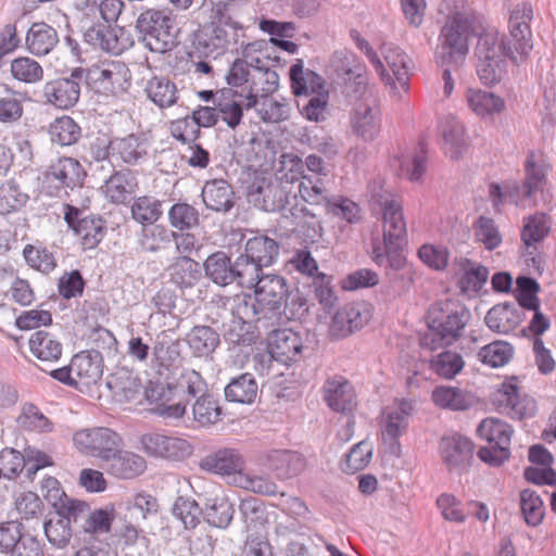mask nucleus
Returning <instances> with one entry per match:
<instances>
[{
  "mask_svg": "<svg viewBox=\"0 0 556 556\" xmlns=\"http://www.w3.org/2000/svg\"><path fill=\"white\" fill-rule=\"evenodd\" d=\"M152 143L146 134H129L113 138L112 156L129 166L141 165L150 159Z\"/></svg>",
  "mask_w": 556,
  "mask_h": 556,
  "instance_id": "22",
  "label": "nucleus"
},
{
  "mask_svg": "<svg viewBox=\"0 0 556 556\" xmlns=\"http://www.w3.org/2000/svg\"><path fill=\"white\" fill-rule=\"evenodd\" d=\"M244 28L217 9L210 23L201 25L193 34L188 55L193 59H217L233 47L243 45Z\"/></svg>",
  "mask_w": 556,
  "mask_h": 556,
  "instance_id": "6",
  "label": "nucleus"
},
{
  "mask_svg": "<svg viewBox=\"0 0 556 556\" xmlns=\"http://www.w3.org/2000/svg\"><path fill=\"white\" fill-rule=\"evenodd\" d=\"M353 131L366 142L374 141L381 130V115L378 109L358 103L351 117Z\"/></svg>",
  "mask_w": 556,
  "mask_h": 556,
  "instance_id": "36",
  "label": "nucleus"
},
{
  "mask_svg": "<svg viewBox=\"0 0 556 556\" xmlns=\"http://www.w3.org/2000/svg\"><path fill=\"white\" fill-rule=\"evenodd\" d=\"M244 288L254 289V296L239 304V312L255 321L256 328L260 324L268 328L280 320L290 291L282 276L262 273Z\"/></svg>",
  "mask_w": 556,
  "mask_h": 556,
  "instance_id": "4",
  "label": "nucleus"
},
{
  "mask_svg": "<svg viewBox=\"0 0 556 556\" xmlns=\"http://www.w3.org/2000/svg\"><path fill=\"white\" fill-rule=\"evenodd\" d=\"M289 181L283 182L273 176H255L245 186V197L249 203L265 212H287L290 203Z\"/></svg>",
  "mask_w": 556,
  "mask_h": 556,
  "instance_id": "10",
  "label": "nucleus"
},
{
  "mask_svg": "<svg viewBox=\"0 0 556 556\" xmlns=\"http://www.w3.org/2000/svg\"><path fill=\"white\" fill-rule=\"evenodd\" d=\"M299 193L305 203L323 206L324 210H326L327 202L331 199L324 181L318 177L302 176V180L299 185Z\"/></svg>",
  "mask_w": 556,
  "mask_h": 556,
  "instance_id": "59",
  "label": "nucleus"
},
{
  "mask_svg": "<svg viewBox=\"0 0 556 556\" xmlns=\"http://www.w3.org/2000/svg\"><path fill=\"white\" fill-rule=\"evenodd\" d=\"M53 507L55 513L49 515L45 520L43 531L52 547L63 549L70 544L73 536L72 525L74 522L72 511H68L70 508H73L72 498L68 496L61 497L60 501L53 502Z\"/></svg>",
  "mask_w": 556,
  "mask_h": 556,
  "instance_id": "21",
  "label": "nucleus"
},
{
  "mask_svg": "<svg viewBox=\"0 0 556 556\" xmlns=\"http://www.w3.org/2000/svg\"><path fill=\"white\" fill-rule=\"evenodd\" d=\"M438 454L450 473L460 476L467 472L472 465L475 443L457 431H450L440 438Z\"/></svg>",
  "mask_w": 556,
  "mask_h": 556,
  "instance_id": "11",
  "label": "nucleus"
},
{
  "mask_svg": "<svg viewBox=\"0 0 556 556\" xmlns=\"http://www.w3.org/2000/svg\"><path fill=\"white\" fill-rule=\"evenodd\" d=\"M522 321V312L514 302H504L491 307L484 323L490 330L496 333H508Z\"/></svg>",
  "mask_w": 556,
  "mask_h": 556,
  "instance_id": "34",
  "label": "nucleus"
},
{
  "mask_svg": "<svg viewBox=\"0 0 556 556\" xmlns=\"http://www.w3.org/2000/svg\"><path fill=\"white\" fill-rule=\"evenodd\" d=\"M205 276L215 285L227 287L236 283L244 288L251 282V271L244 269L239 256L235 262L224 251H216L207 256L203 263Z\"/></svg>",
  "mask_w": 556,
  "mask_h": 556,
  "instance_id": "12",
  "label": "nucleus"
},
{
  "mask_svg": "<svg viewBox=\"0 0 556 556\" xmlns=\"http://www.w3.org/2000/svg\"><path fill=\"white\" fill-rule=\"evenodd\" d=\"M477 433L480 439L489 444L480 447L477 453L481 462L493 467H500L509 459L514 433L509 424L496 417H488L479 424Z\"/></svg>",
  "mask_w": 556,
  "mask_h": 556,
  "instance_id": "9",
  "label": "nucleus"
},
{
  "mask_svg": "<svg viewBox=\"0 0 556 556\" xmlns=\"http://www.w3.org/2000/svg\"><path fill=\"white\" fill-rule=\"evenodd\" d=\"M135 28L139 40L152 52L165 53L176 46L174 20L165 10L148 9L141 12Z\"/></svg>",
  "mask_w": 556,
  "mask_h": 556,
  "instance_id": "8",
  "label": "nucleus"
},
{
  "mask_svg": "<svg viewBox=\"0 0 556 556\" xmlns=\"http://www.w3.org/2000/svg\"><path fill=\"white\" fill-rule=\"evenodd\" d=\"M169 280L181 290L193 288L201 279V265L188 255H180L167 268Z\"/></svg>",
  "mask_w": 556,
  "mask_h": 556,
  "instance_id": "39",
  "label": "nucleus"
},
{
  "mask_svg": "<svg viewBox=\"0 0 556 556\" xmlns=\"http://www.w3.org/2000/svg\"><path fill=\"white\" fill-rule=\"evenodd\" d=\"M383 243H372L371 261L386 270L388 296L395 299L406 293L412 283V270L405 255L407 229L402 205L388 200L382 206Z\"/></svg>",
  "mask_w": 556,
  "mask_h": 556,
  "instance_id": "2",
  "label": "nucleus"
},
{
  "mask_svg": "<svg viewBox=\"0 0 556 556\" xmlns=\"http://www.w3.org/2000/svg\"><path fill=\"white\" fill-rule=\"evenodd\" d=\"M72 369L79 382V389L96 384L103 375V356L97 350L79 352L72 358Z\"/></svg>",
  "mask_w": 556,
  "mask_h": 556,
  "instance_id": "30",
  "label": "nucleus"
},
{
  "mask_svg": "<svg viewBox=\"0 0 556 556\" xmlns=\"http://www.w3.org/2000/svg\"><path fill=\"white\" fill-rule=\"evenodd\" d=\"M473 31L472 20L460 12L451 16L442 27L437 58L442 66L459 67L469 52L468 39Z\"/></svg>",
  "mask_w": 556,
  "mask_h": 556,
  "instance_id": "7",
  "label": "nucleus"
},
{
  "mask_svg": "<svg viewBox=\"0 0 556 556\" xmlns=\"http://www.w3.org/2000/svg\"><path fill=\"white\" fill-rule=\"evenodd\" d=\"M258 105V89L250 88L248 92H239L232 88H222L215 99L217 113L226 125L236 129L243 117V110Z\"/></svg>",
  "mask_w": 556,
  "mask_h": 556,
  "instance_id": "16",
  "label": "nucleus"
},
{
  "mask_svg": "<svg viewBox=\"0 0 556 556\" xmlns=\"http://www.w3.org/2000/svg\"><path fill=\"white\" fill-rule=\"evenodd\" d=\"M541 291L540 283L530 276H518L514 290L517 306L523 309H536L541 305L538 293Z\"/></svg>",
  "mask_w": 556,
  "mask_h": 556,
  "instance_id": "56",
  "label": "nucleus"
},
{
  "mask_svg": "<svg viewBox=\"0 0 556 556\" xmlns=\"http://www.w3.org/2000/svg\"><path fill=\"white\" fill-rule=\"evenodd\" d=\"M186 342L195 357H207L220 344V336L210 326L197 325L187 333Z\"/></svg>",
  "mask_w": 556,
  "mask_h": 556,
  "instance_id": "41",
  "label": "nucleus"
},
{
  "mask_svg": "<svg viewBox=\"0 0 556 556\" xmlns=\"http://www.w3.org/2000/svg\"><path fill=\"white\" fill-rule=\"evenodd\" d=\"M73 440L81 453L98 457L102 462H105L123 443L121 435L106 427L77 431Z\"/></svg>",
  "mask_w": 556,
  "mask_h": 556,
  "instance_id": "19",
  "label": "nucleus"
},
{
  "mask_svg": "<svg viewBox=\"0 0 556 556\" xmlns=\"http://www.w3.org/2000/svg\"><path fill=\"white\" fill-rule=\"evenodd\" d=\"M466 100L468 106L481 117L501 113L505 109V101L500 96L481 89H468Z\"/></svg>",
  "mask_w": 556,
  "mask_h": 556,
  "instance_id": "45",
  "label": "nucleus"
},
{
  "mask_svg": "<svg viewBox=\"0 0 556 556\" xmlns=\"http://www.w3.org/2000/svg\"><path fill=\"white\" fill-rule=\"evenodd\" d=\"M49 134L52 142L66 147L79 140L81 128L71 116L64 115L50 124Z\"/></svg>",
  "mask_w": 556,
  "mask_h": 556,
  "instance_id": "54",
  "label": "nucleus"
},
{
  "mask_svg": "<svg viewBox=\"0 0 556 556\" xmlns=\"http://www.w3.org/2000/svg\"><path fill=\"white\" fill-rule=\"evenodd\" d=\"M81 71V83L98 93H114L119 83V73L110 67L93 65L91 67H77Z\"/></svg>",
  "mask_w": 556,
  "mask_h": 556,
  "instance_id": "42",
  "label": "nucleus"
},
{
  "mask_svg": "<svg viewBox=\"0 0 556 556\" xmlns=\"http://www.w3.org/2000/svg\"><path fill=\"white\" fill-rule=\"evenodd\" d=\"M514 355V346L502 340L493 341L482 346L478 353V358L484 365L497 368L506 365Z\"/></svg>",
  "mask_w": 556,
  "mask_h": 556,
  "instance_id": "58",
  "label": "nucleus"
},
{
  "mask_svg": "<svg viewBox=\"0 0 556 556\" xmlns=\"http://www.w3.org/2000/svg\"><path fill=\"white\" fill-rule=\"evenodd\" d=\"M81 73L75 67L68 75L46 81L42 88L46 102L60 110L74 108L80 98Z\"/></svg>",
  "mask_w": 556,
  "mask_h": 556,
  "instance_id": "18",
  "label": "nucleus"
},
{
  "mask_svg": "<svg viewBox=\"0 0 556 556\" xmlns=\"http://www.w3.org/2000/svg\"><path fill=\"white\" fill-rule=\"evenodd\" d=\"M516 377L504 381L493 395V403L497 410L511 419L522 420L531 418L536 413V402L527 393H521L515 382Z\"/></svg>",
  "mask_w": 556,
  "mask_h": 556,
  "instance_id": "15",
  "label": "nucleus"
},
{
  "mask_svg": "<svg viewBox=\"0 0 556 556\" xmlns=\"http://www.w3.org/2000/svg\"><path fill=\"white\" fill-rule=\"evenodd\" d=\"M193 419L202 426L213 425L220 420L222 407L215 396L205 392L192 405Z\"/></svg>",
  "mask_w": 556,
  "mask_h": 556,
  "instance_id": "57",
  "label": "nucleus"
},
{
  "mask_svg": "<svg viewBox=\"0 0 556 556\" xmlns=\"http://www.w3.org/2000/svg\"><path fill=\"white\" fill-rule=\"evenodd\" d=\"M413 412V405L409 400L401 399L396 408L387 415V420L382 435L384 440L397 441L408 427V417Z\"/></svg>",
  "mask_w": 556,
  "mask_h": 556,
  "instance_id": "48",
  "label": "nucleus"
},
{
  "mask_svg": "<svg viewBox=\"0 0 556 556\" xmlns=\"http://www.w3.org/2000/svg\"><path fill=\"white\" fill-rule=\"evenodd\" d=\"M235 514L233 505L224 497L206 498L203 517L213 527L226 529Z\"/></svg>",
  "mask_w": 556,
  "mask_h": 556,
  "instance_id": "52",
  "label": "nucleus"
},
{
  "mask_svg": "<svg viewBox=\"0 0 556 556\" xmlns=\"http://www.w3.org/2000/svg\"><path fill=\"white\" fill-rule=\"evenodd\" d=\"M329 92H316L302 94L296 100V106L301 115L311 122H324L327 118Z\"/></svg>",
  "mask_w": 556,
  "mask_h": 556,
  "instance_id": "51",
  "label": "nucleus"
},
{
  "mask_svg": "<svg viewBox=\"0 0 556 556\" xmlns=\"http://www.w3.org/2000/svg\"><path fill=\"white\" fill-rule=\"evenodd\" d=\"M17 422L23 429L28 431L39 433L53 431V422L33 403H25L23 405Z\"/></svg>",
  "mask_w": 556,
  "mask_h": 556,
  "instance_id": "64",
  "label": "nucleus"
},
{
  "mask_svg": "<svg viewBox=\"0 0 556 556\" xmlns=\"http://www.w3.org/2000/svg\"><path fill=\"white\" fill-rule=\"evenodd\" d=\"M29 350L42 362H56L62 355L61 342L46 330H38L31 334Z\"/></svg>",
  "mask_w": 556,
  "mask_h": 556,
  "instance_id": "47",
  "label": "nucleus"
},
{
  "mask_svg": "<svg viewBox=\"0 0 556 556\" xmlns=\"http://www.w3.org/2000/svg\"><path fill=\"white\" fill-rule=\"evenodd\" d=\"M302 349V338L291 329H274L268 337L270 357L283 365L296 362Z\"/></svg>",
  "mask_w": 556,
  "mask_h": 556,
  "instance_id": "25",
  "label": "nucleus"
},
{
  "mask_svg": "<svg viewBox=\"0 0 556 556\" xmlns=\"http://www.w3.org/2000/svg\"><path fill=\"white\" fill-rule=\"evenodd\" d=\"M168 220L173 228L185 231L200 225V214L193 205L177 202L168 211Z\"/></svg>",
  "mask_w": 556,
  "mask_h": 556,
  "instance_id": "63",
  "label": "nucleus"
},
{
  "mask_svg": "<svg viewBox=\"0 0 556 556\" xmlns=\"http://www.w3.org/2000/svg\"><path fill=\"white\" fill-rule=\"evenodd\" d=\"M117 30L111 25L101 23H92L84 33V39L94 49H101L105 52L119 54L124 51L127 41H118L116 37Z\"/></svg>",
  "mask_w": 556,
  "mask_h": 556,
  "instance_id": "38",
  "label": "nucleus"
},
{
  "mask_svg": "<svg viewBox=\"0 0 556 556\" xmlns=\"http://www.w3.org/2000/svg\"><path fill=\"white\" fill-rule=\"evenodd\" d=\"M105 198L114 204H126L138 189V179L135 173L128 168L114 170L105 180Z\"/></svg>",
  "mask_w": 556,
  "mask_h": 556,
  "instance_id": "31",
  "label": "nucleus"
},
{
  "mask_svg": "<svg viewBox=\"0 0 556 556\" xmlns=\"http://www.w3.org/2000/svg\"><path fill=\"white\" fill-rule=\"evenodd\" d=\"M366 320L357 305L345 304L334 313L331 330L340 337H346L362 328Z\"/></svg>",
  "mask_w": 556,
  "mask_h": 556,
  "instance_id": "46",
  "label": "nucleus"
},
{
  "mask_svg": "<svg viewBox=\"0 0 556 556\" xmlns=\"http://www.w3.org/2000/svg\"><path fill=\"white\" fill-rule=\"evenodd\" d=\"M163 201L152 195L134 199L130 206L131 217L141 225H154L163 215Z\"/></svg>",
  "mask_w": 556,
  "mask_h": 556,
  "instance_id": "49",
  "label": "nucleus"
},
{
  "mask_svg": "<svg viewBox=\"0 0 556 556\" xmlns=\"http://www.w3.org/2000/svg\"><path fill=\"white\" fill-rule=\"evenodd\" d=\"M204 508L189 496H177L172 507V514L179 519L186 529H194L200 523Z\"/></svg>",
  "mask_w": 556,
  "mask_h": 556,
  "instance_id": "62",
  "label": "nucleus"
},
{
  "mask_svg": "<svg viewBox=\"0 0 556 556\" xmlns=\"http://www.w3.org/2000/svg\"><path fill=\"white\" fill-rule=\"evenodd\" d=\"M64 220L75 235L80 236L85 250L97 248L106 233L105 220L101 216L87 215L71 204L64 205Z\"/></svg>",
  "mask_w": 556,
  "mask_h": 556,
  "instance_id": "17",
  "label": "nucleus"
},
{
  "mask_svg": "<svg viewBox=\"0 0 556 556\" xmlns=\"http://www.w3.org/2000/svg\"><path fill=\"white\" fill-rule=\"evenodd\" d=\"M291 89L296 98L302 94L329 92L325 79L312 70H305L302 59H296L289 71Z\"/></svg>",
  "mask_w": 556,
  "mask_h": 556,
  "instance_id": "35",
  "label": "nucleus"
},
{
  "mask_svg": "<svg viewBox=\"0 0 556 556\" xmlns=\"http://www.w3.org/2000/svg\"><path fill=\"white\" fill-rule=\"evenodd\" d=\"M201 197L205 207L215 213L227 214L236 205L235 190L223 178L205 181Z\"/></svg>",
  "mask_w": 556,
  "mask_h": 556,
  "instance_id": "26",
  "label": "nucleus"
},
{
  "mask_svg": "<svg viewBox=\"0 0 556 556\" xmlns=\"http://www.w3.org/2000/svg\"><path fill=\"white\" fill-rule=\"evenodd\" d=\"M103 468L115 478L128 480L142 475L147 469V462L140 455L118 447L104 462Z\"/></svg>",
  "mask_w": 556,
  "mask_h": 556,
  "instance_id": "28",
  "label": "nucleus"
},
{
  "mask_svg": "<svg viewBox=\"0 0 556 556\" xmlns=\"http://www.w3.org/2000/svg\"><path fill=\"white\" fill-rule=\"evenodd\" d=\"M258 386L254 376L244 372L230 379L225 387V399L239 404H252L257 396Z\"/></svg>",
  "mask_w": 556,
  "mask_h": 556,
  "instance_id": "44",
  "label": "nucleus"
},
{
  "mask_svg": "<svg viewBox=\"0 0 556 556\" xmlns=\"http://www.w3.org/2000/svg\"><path fill=\"white\" fill-rule=\"evenodd\" d=\"M106 387L119 402H130L136 399L141 388L138 374L127 367L117 368L106 378Z\"/></svg>",
  "mask_w": 556,
  "mask_h": 556,
  "instance_id": "37",
  "label": "nucleus"
},
{
  "mask_svg": "<svg viewBox=\"0 0 556 556\" xmlns=\"http://www.w3.org/2000/svg\"><path fill=\"white\" fill-rule=\"evenodd\" d=\"M149 99L160 108L172 106L177 101L176 85L167 77L154 76L146 87Z\"/></svg>",
  "mask_w": 556,
  "mask_h": 556,
  "instance_id": "55",
  "label": "nucleus"
},
{
  "mask_svg": "<svg viewBox=\"0 0 556 556\" xmlns=\"http://www.w3.org/2000/svg\"><path fill=\"white\" fill-rule=\"evenodd\" d=\"M280 254V243L266 235L249 238L243 253L239 254L244 269L251 271V281L263 273L264 267L275 264Z\"/></svg>",
  "mask_w": 556,
  "mask_h": 556,
  "instance_id": "13",
  "label": "nucleus"
},
{
  "mask_svg": "<svg viewBox=\"0 0 556 556\" xmlns=\"http://www.w3.org/2000/svg\"><path fill=\"white\" fill-rule=\"evenodd\" d=\"M520 509L529 527H536L542 523L545 507L541 496L535 491L525 489L520 492Z\"/></svg>",
  "mask_w": 556,
  "mask_h": 556,
  "instance_id": "61",
  "label": "nucleus"
},
{
  "mask_svg": "<svg viewBox=\"0 0 556 556\" xmlns=\"http://www.w3.org/2000/svg\"><path fill=\"white\" fill-rule=\"evenodd\" d=\"M428 331L420 337V346L430 351L453 345L463 336L471 319L469 308L459 301H438L426 315Z\"/></svg>",
  "mask_w": 556,
  "mask_h": 556,
  "instance_id": "5",
  "label": "nucleus"
},
{
  "mask_svg": "<svg viewBox=\"0 0 556 556\" xmlns=\"http://www.w3.org/2000/svg\"><path fill=\"white\" fill-rule=\"evenodd\" d=\"M547 170L548 165L544 162L538 163L534 152L530 151L525 162L526 179L522 185L515 187L516 191L521 192L526 199H531L546 184Z\"/></svg>",
  "mask_w": 556,
  "mask_h": 556,
  "instance_id": "43",
  "label": "nucleus"
},
{
  "mask_svg": "<svg viewBox=\"0 0 556 556\" xmlns=\"http://www.w3.org/2000/svg\"><path fill=\"white\" fill-rule=\"evenodd\" d=\"M140 443L143 451L153 457L180 460L191 453V446L186 440L161 433H146Z\"/></svg>",
  "mask_w": 556,
  "mask_h": 556,
  "instance_id": "23",
  "label": "nucleus"
},
{
  "mask_svg": "<svg viewBox=\"0 0 556 556\" xmlns=\"http://www.w3.org/2000/svg\"><path fill=\"white\" fill-rule=\"evenodd\" d=\"M87 174L74 157L62 156L53 162L45 175V181L48 193L53 197H60L61 193L67 194V190H74L81 187Z\"/></svg>",
  "mask_w": 556,
  "mask_h": 556,
  "instance_id": "14",
  "label": "nucleus"
},
{
  "mask_svg": "<svg viewBox=\"0 0 556 556\" xmlns=\"http://www.w3.org/2000/svg\"><path fill=\"white\" fill-rule=\"evenodd\" d=\"M323 399L336 413H349L353 409L355 393L351 382L343 376L328 378L323 386Z\"/></svg>",
  "mask_w": 556,
  "mask_h": 556,
  "instance_id": "27",
  "label": "nucleus"
},
{
  "mask_svg": "<svg viewBox=\"0 0 556 556\" xmlns=\"http://www.w3.org/2000/svg\"><path fill=\"white\" fill-rule=\"evenodd\" d=\"M533 18L531 3L523 1L511 11L508 21L509 34L496 30L484 31L478 38L475 49L477 75L485 86H493L502 79L506 59L517 62V55L527 56L532 50L530 23Z\"/></svg>",
  "mask_w": 556,
  "mask_h": 556,
  "instance_id": "1",
  "label": "nucleus"
},
{
  "mask_svg": "<svg viewBox=\"0 0 556 556\" xmlns=\"http://www.w3.org/2000/svg\"><path fill=\"white\" fill-rule=\"evenodd\" d=\"M207 391L202 376L195 370H184L175 382H165L160 379L149 380L144 394L150 404H154L152 412L166 421L179 420L184 417L187 404L194 401Z\"/></svg>",
  "mask_w": 556,
  "mask_h": 556,
  "instance_id": "3",
  "label": "nucleus"
},
{
  "mask_svg": "<svg viewBox=\"0 0 556 556\" xmlns=\"http://www.w3.org/2000/svg\"><path fill=\"white\" fill-rule=\"evenodd\" d=\"M331 66L346 86L348 96L359 97L367 89L366 67L355 53L348 49L336 51Z\"/></svg>",
  "mask_w": 556,
  "mask_h": 556,
  "instance_id": "20",
  "label": "nucleus"
},
{
  "mask_svg": "<svg viewBox=\"0 0 556 556\" xmlns=\"http://www.w3.org/2000/svg\"><path fill=\"white\" fill-rule=\"evenodd\" d=\"M216 317H229V324H223L224 338L226 341L235 345L243 346L256 343L258 334L250 329L251 323H254L251 318L245 317L239 311L238 315H235L233 311L226 308H218L216 311Z\"/></svg>",
  "mask_w": 556,
  "mask_h": 556,
  "instance_id": "29",
  "label": "nucleus"
},
{
  "mask_svg": "<svg viewBox=\"0 0 556 556\" xmlns=\"http://www.w3.org/2000/svg\"><path fill=\"white\" fill-rule=\"evenodd\" d=\"M58 43V31L45 22L34 23L26 34L27 50L37 56L49 54Z\"/></svg>",
  "mask_w": 556,
  "mask_h": 556,
  "instance_id": "40",
  "label": "nucleus"
},
{
  "mask_svg": "<svg viewBox=\"0 0 556 556\" xmlns=\"http://www.w3.org/2000/svg\"><path fill=\"white\" fill-rule=\"evenodd\" d=\"M73 508L72 520L74 525L81 522L80 527L85 533L89 534H102L108 533L111 530L114 517L112 513L106 509L99 508L91 510L88 503L72 498Z\"/></svg>",
  "mask_w": 556,
  "mask_h": 556,
  "instance_id": "24",
  "label": "nucleus"
},
{
  "mask_svg": "<svg viewBox=\"0 0 556 556\" xmlns=\"http://www.w3.org/2000/svg\"><path fill=\"white\" fill-rule=\"evenodd\" d=\"M249 59L248 53H244V58H237L230 65L225 79L228 88H239L242 90L240 92H248L251 87L257 89L256 75L253 74L247 64Z\"/></svg>",
  "mask_w": 556,
  "mask_h": 556,
  "instance_id": "53",
  "label": "nucleus"
},
{
  "mask_svg": "<svg viewBox=\"0 0 556 556\" xmlns=\"http://www.w3.org/2000/svg\"><path fill=\"white\" fill-rule=\"evenodd\" d=\"M267 459L270 470L282 481L298 477L306 468L305 457L296 451L275 450Z\"/></svg>",
  "mask_w": 556,
  "mask_h": 556,
  "instance_id": "33",
  "label": "nucleus"
},
{
  "mask_svg": "<svg viewBox=\"0 0 556 556\" xmlns=\"http://www.w3.org/2000/svg\"><path fill=\"white\" fill-rule=\"evenodd\" d=\"M244 462L236 448H219L199 462L200 469L222 476H230L243 469Z\"/></svg>",
  "mask_w": 556,
  "mask_h": 556,
  "instance_id": "32",
  "label": "nucleus"
},
{
  "mask_svg": "<svg viewBox=\"0 0 556 556\" xmlns=\"http://www.w3.org/2000/svg\"><path fill=\"white\" fill-rule=\"evenodd\" d=\"M431 399L437 406L445 409L466 410L470 407V402L465 393L454 387H435Z\"/></svg>",
  "mask_w": 556,
  "mask_h": 556,
  "instance_id": "60",
  "label": "nucleus"
},
{
  "mask_svg": "<svg viewBox=\"0 0 556 556\" xmlns=\"http://www.w3.org/2000/svg\"><path fill=\"white\" fill-rule=\"evenodd\" d=\"M28 201V193L21 189L20 184L14 178L0 185V215L18 212Z\"/></svg>",
  "mask_w": 556,
  "mask_h": 556,
  "instance_id": "50",
  "label": "nucleus"
}]
</instances>
